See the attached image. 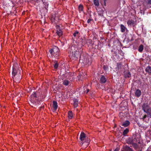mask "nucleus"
I'll return each mask as SVG.
<instances>
[{"label": "nucleus", "instance_id": "f257e3e1", "mask_svg": "<svg viewBox=\"0 0 151 151\" xmlns=\"http://www.w3.org/2000/svg\"><path fill=\"white\" fill-rule=\"evenodd\" d=\"M20 71L19 68H17V69L14 67L13 68L12 75L14 81H17V83L19 82V81L21 78V76L19 74Z\"/></svg>", "mask_w": 151, "mask_h": 151}, {"label": "nucleus", "instance_id": "f03ea898", "mask_svg": "<svg viewBox=\"0 0 151 151\" xmlns=\"http://www.w3.org/2000/svg\"><path fill=\"white\" fill-rule=\"evenodd\" d=\"M77 48L76 47V46H72L69 49L68 52H70V55L71 53L72 57H75L78 52L77 51Z\"/></svg>", "mask_w": 151, "mask_h": 151}, {"label": "nucleus", "instance_id": "7ed1b4c3", "mask_svg": "<svg viewBox=\"0 0 151 151\" xmlns=\"http://www.w3.org/2000/svg\"><path fill=\"white\" fill-rule=\"evenodd\" d=\"M59 51L58 48L56 46H55L50 50V52L52 55L57 57L59 55Z\"/></svg>", "mask_w": 151, "mask_h": 151}, {"label": "nucleus", "instance_id": "20e7f679", "mask_svg": "<svg viewBox=\"0 0 151 151\" xmlns=\"http://www.w3.org/2000/svg\"><path fill=\"white\" fill-rule=\"evenodd\" d=\"M36 94L35 92L30 97L31 104H30V105L31 104H33L36 103Z\"/></svg>", "mask_w": 151, "mask_h": 151}, {"label": "nucleus", "instance_id": "39448f33", "mask_svg": "<svg viewBox=\"0 0 151 151\" xmlns=\"http://www.w3.org/2000/svg\"><path fill=\"white\" fill-rule=\"evenodd\" d=\"M80 139L81 141H83L86 139V137L85 134L83 132H82L81 133Z\"/></svg>", "mask_w": 151, "mask_h": 151}, {"label": "nucleus", "instance_id": "423d86ee", "mask_svg": "<svg viewBox=\"0 0 151 151\" xmlns=\"http://www.w3.org/2000/svg\"><path fill=\"white\" fill-rule=\"evenodd\" d=\"M149 118L148 115L147 116L146 115H145L142 118L143 120L146 122H148L149 121Z\"/></svg>", "mask_w": 151, "mask_h": 151}, {"label": "nucleus", "instance_id": "0eeeda50", "mask_svg": "<svg viewBox=\"0 0 151 151\" xmlns=\"http://www.w3.org/2000/svg\"><path fill=\"white\" fill-rule=\"evenodd\" d=\"M145 112L147 113L148 116L151 118V108L150 107L147 110L145 109Z\"/></svg>", "mask_w": 151, "mask_h": 151}, {"label": "nucleus", "instance_id": "6e6552de", "mask_svg": "<svg viewBox=\"0 0 151 151\" xmlns=\"http://www.w3.org/2000/svg\"><path fill=\"white\" fill-rule=\"evenodd\" d=\"M63 84L65 86H67L69 85H70L71 82L70 81H69L66 79H65L63 81Z\"/></svg>", "mask_w": 151, "mask_h": 151}, {"label": "nucleus", "instance_id": "1a4fd4ad", "mask_svg": "<svg viewBox=\"0 0 151 151\" xmlns=\"http://www.w3.org/2000/svg\"><path fill=\"white\" fill-rule=\"evenodd\" d=\"M150 107L147 104H144L142 106V109L145 112V109L147 110L148 108Z\"/></svg>", "mask_w": 151, "mask_h": 151}, {"label": "nucleus", "instance_id": "9d476101", "mask_svg": "<svg viewBox=\"0 0 151 151\" xmlns=\"http://www.w3.org/2000/svg\"><path fill=\"white\" fill-rule=\"evenodd\" d=\"M141 91L139 89H137L135 92V95L137 97H139L141 95Z\"/></svg>", "mask_w": 151, "mask_h": 151}, {"label": "nucleus", "instance_id": "9b49d317", "mask_svg": "<svg viewBox=\"0 0 151 151\" xmlns=\"http://www.w3.org/2000/svg\"><path fill=\"white\" fill-rule=\"evenodd\" d=\"M106 81V79L103 76H102L100 78L101 83H104Z\"/></svg>", "mask_w": 151, "mask_h": 151}, {"label": "nucleus", "instance_id": "f8f14e48", "mask_svg": "<svg viewBox=\"0 0 151 151\" xmlns=\"http://www.w3.org/2000/svg\"><path fill=\"white\" fill-rule=\"evenodd\" d=\"M84 76V74L83 73H82L80 74L78 76V77L79 80H82V79H83L85 78Z\"/></svg>", "mask_w": 151, "mask_h": 151}, {"label": "nucleus", "instance_id": "ddd939ff", "mask_svg": "<svg viewBox=\"0 0 151 151\" xmlns=\"http://www.w3.org/2000/svg\"><path fill=\"white\" fill-rule=\"evenodd\" d=\"M130 124L129 122V121H126L123 122L122 124V126L124 127L128 126Z\"/></svg>", "mask_w": 151, "mask_h": 151}, {"label": "nucleus", "instance_id": "4468645a", "mask_svg": "<svg viewBox=\"0 0 151 151\" xmlns=\"http://www.w3.org/2000/svg\"><path fill=\"white\" fill-rule=\"evenodd\" d=\"M74 102V106L75 108L77 107L78 105V101L76 99H74L73 100Z\"/></svg>", "mask_w": 151, "mask_h": 151}, {"label": "nucleus", "instance_id": "2eb2a0df", "mask_svg": "<svg viewBox=\"0 0 151 151\" xmlns=\"http://www.w3.org/2000/svg\"><path fill=\"white\" fill-rule=\"evenodd\" d=\"M125 151H133L132 149L129 147L126 146L124 147Z\"/></svg>", "mask_w": 151, "mask_h": 151}, {"label": "nucleus", "instance_id": "dca6fc26", "mask_svg": "<svg viewBox=\"0 0 151 151\" xmlns=\"http://www.w3.org/2000/svg\"><path fill=\"white\" fill-rule=\"evenodd\" d=\"M53 107L55 110H56L58 107L57 103L55 101H53Z\"/></svg>", "mask_w": 151, "mask_h": 151}, {"label": "nucleus", "instance_id": "f3484780", "mask_svg": "<svg viewBox=\"0 0 151 151\" xmlns=\"http://www.w3.org/2000/svg\"><path fill=\"white\" fill-rule=\"evenodd\" d=\"M126 27L123 25H121V30L122 32H125L126 30Z\"/></svg>", "mask_w": 151, "mask_h": 151}, {"label": "nucleus", "instance_id": "a211bd4d", "mask_svg": "<svg viewBox=\"0 0 151 151\" xmlns=\"http://www.w3.org/2000/svg\"><path fill=\"white\" fill-rule=\"evenodd\" d=\"M56 32L58 36L60 37L63 34L62 31L60 29H59V30H58Z\"/></svg>", "mask_w": 151, "mask_h": 151}, {"label": "nucleus", "instance_id": "6ab92c4d", "mask_svg": "<svg viewBox=\"0 0 151 151\" xmlns=\"http://www.w3.org/2000/svg\"><path fill=\"white\" fill-rule=\"evenodd\" d=\"M72 112L71 111H69L68 112V117L69 119H71L73 117Z\"/></svg>", "mask_w": 151, "mask_h": 151}, {"label": "nucleus", "instance_id": "aec40b11", "mask_svg": "<svg viewBox=\"0 0 151 151\" xmlns=\"http://www.w3.org/2000/svg\"><path fill=\"white\" fill-rule=\"evenodd\" d=\"M146 71L149 73H151V68L150 66H148L146 69Z\"/></svg>", "mask_w": 151, "mask_h": 151}, {"label": "nucleus", "instance_id": "412c9836", "mask_svg": "<svg viewBox=\"0 0 151 151\" xmlns=\"http://www.w3.org/2000/svg\"><path fill=\"white\" fill-rule=\"evenodd\" d=\"M93 3L96 6H98L99 5V0H93Z\"/></svg>", "mask_w": 151, "mask_h": 151}, {"label": "nucleus", "instance_id": "4be33fe9", "mask_svg": "<svg viewBox=\"0 0 151 151\" xmlns=\"http://www.w3.org/2000/svg\"><path fill=\"white\" fill-rule=\"evenodd\" d=\"M131 76V74L129 72H126L125 73L124 76L126 78L129 77Z\"/></svg>", "mask_w": 151, "mask_h": 151}, {"label": "nucleus", "instance_id": "5701e85b", "mask_svg": "<svg viewBox=\"0 0 151 151\" xmlns=\"http://www.w3.org/2000/svg\"><path fill=\"white\" fill-rule=\"evenodd\" d=\"M143 49V45H140L139 49L138 50L140 52H141L142 51Z\"/></svg>", "mask_w": 151, "mask_h": 151}, {"label": "nucleus", "instance_id": "b1692460", "mask_svg": "<svg viewBox=\"0 0 151 151\" xmlns=\"http://www.w3.org/2000/svg\"><path fill=\"white\" fill-rule=\"evenodd\" d=\"M145 3H146L147 4H151V0H143Z\"/></svg>", "mask_w": 151, "mask_h": 151}, {"label": "nucleus", "instance_id": "393cba45", "mask_svg": "<svg viewBox=\"0 0 151 151\" xmlns=\"http://www.w3.org/2000/svg\"><path fill=\"white\" fill-rule=\"evenodd\" d=\"M127 24L129 25H132L134 24V21L133 20H129L127 22Z\"/></svg>", "mask_w": 151, "mask_h": 151}, {"label": "nucleus", "instance_id": "a878e982", "mask_svg": "<svg viewBox=\"0 0 151 151\" xmlns=\"http://www.w3.org/2000/svg\"><path fill=\"white\" fill-rule=\"evenodd\" d=\"M129 132V130L128 129H126L124 131L123 134L124 135H125L127 134Z\"/></svg>", "mask_w": 151, "mask_h": 151}, {"label": "nucleus", "instance_id": "bb28decb", "mask_svg": "<svg viewBox=\"0 0 151 151\" xmlns=\"http://www.w3.org/2000/svg\"><path fill=\"white\" fill-rule=\"evenodd\" d=\"M79 33L78 32L76 31L73 34V36L74 37H78L79 35Z\"/></svg>", "mask_w": 151, "mask_h": 151}, {"label": "nucleus", "instance_id": "cd10ccee", "mask_svg": "<svg viewBox=\"0 0 151 151\" xmlns=\"http://www.w3.org/2000/svg\"><path fill=\"white\" fill-rule=\"evenodd\" d=\"M54 67L55 68H57L58 67V64L57 61L55 62V64L54 65Z\"/></svg>", "mask_w": 151, "mask_h": 151}, {"label": "nucleus", "instance_id": "c85d7f7f", "mask_svg": "<svg viewBox=\"0 0 151 151\" xmlns=\"http://www.w3.org/2000/svg\"><path fill=\"white\" fill-rule=\"evenodd\" d=\"M78 9L80 11H82L83 9V6L81 4H80L78 7Z\"/></svg>", "mask_w": 151, "mask_h": 151}, {"label": "nucleus", "instance_id": "c756f323", "mask_svg": "<svg viewBox=\"0 0 151 151\" xmlns=\"http://www.w3.org/2000/svg\"><path fill=\"white\" fill-rule=\"evenodd\" d=\"M132 146L135 148H136L137 147V144L135 142H132Z\"/></svg>", "mask_w": 151, "mask_h": 151}, {"label": "nucleus", "instance_id": "7c9ffc66", "mask_svg": "<svg viewBox=\"0 0 151 151\" xmlns=\"http://www.w3.org/2000/svg\"><path fill=\"white\" fill-rule=\"evenodd\" d=\"M92 20V19H88L87 21V22L88 23H89Z\"/></svg>", "mask_w": 151, "mask_h": 151}, {"label": "nucleus", "instance_id": "2f4dec72", "mask_svg": "<svg viewBox=\"0 0 151 151\" xmlns=\"http://www.w3.org/2000/svg\"><path fill=\"white\" fill-rule=\"evenodd\" d=\"M56 28L58 29H60V27L59 25H57L56 26Z\"/></svg>", "mask_w": 151, "mask_h": 151}, {"label": "nucleus", "instance_id": "473e14b6", "mask_svg": "<svg viewBox=\"0 0 151 151\" xmlns=\"http://www.w3.org/2000/svg\"><path fill=\"white\" fill-rule=\"evenodd\" d=\"M86 145H88L89 144V140H88V139L86 140Z\"/></svg>", "mask_w": 151, "mask_h": 151}, {"label": "nucleus", "instance_id": "72a5a7b5", "mask_svg": "<svg viewBox=\"0 0 151 151\" xmlns=\"http://www.w3.org/2000/svg\"><path fill=\"white\" fill-rule=\"evenodd\" d=\"M119 149L118 148H116L114 150V151H119Z\"/></svg>", "mask_w": 151, "mask_h": 151}, {"label": "nucleus", "instance_id": "f704fd0d", "mask_svg": "<svg viewBox=\"0 0 151 151\" xmlns=\"http://www.w3.org/2000/svg\"><path fill=\"white\" fill-rule=\"evenodd\" d=\"M104 5L105 6L106 5V2L107 0H104Z\"/></svg>", "mask_w": 151, "mask_h": 151}, {"label": "nucleus", "instance_id": "c9c22d12", "mask_svg": "<svg viewBox=\"0 0 151 151\" xmlns=\"http://www.w3.org/2000/svg\"><path fill=\"white\" fill-rule=\"evenodd\" d=\"M84 90H84V91H84V92H85V93L86 91H84V90H85V89H86V88L85 87H84Z\"/></svg>", "mask_w": 151, "mask_h": 151}, {"label": "nucleus", "instance_id": "e433bc0d", "mask_svg": "<svg viewBox=\"0 0 151 151\" xmlns=\"http://www.w3.org/2000/svg\"><path fill=\"white\" fill-rule=\"evenodd\" d=\"M89 91V90L88 89H87V91L86 92V93H88V92Z\"/></svg>", "mask_w": 151, "mask_h": 151}, {"label": "nucleus", "instance_id": "4c0bfd02", "mask_svg": "<svg viewBox=\"0 0 151 151\" xmlns=\"http://www.w3.org/2000/svg\"><path fill=\"white\" fill-rule=\"evenodd\" d=\"M142 12H140V13L142 14Z\"/></svg>", "mask_w": 151, "mask_h": 151}, {"label": "nucleus", "instance_id": "58836bf2", "mask_svg": "<svg viewBox=\"0 0 151 151\" xmlns=\"http://www.w3.org/2000/svg\"><path fill=\"white\" fill-rule=\"evenodd\" d=\"M79 92H81V91H80V89H79Z\"/></svg>", "mask_w": 151, "mask_h": 151}, {"label": "nucleus", "instance_id": "ea45409f", "mask_svg": "<svg viewBox=\"0 0 151 151\" xmlns=\"http://www.w3.org/2000/svg\"><path fill=\"white\" fill-rule=\"evenodd\" d=\"M82 144H83V143L82 142H81Z\"/></svg>", "mask_w": 151, "mask_h": 151}]
</instances>
